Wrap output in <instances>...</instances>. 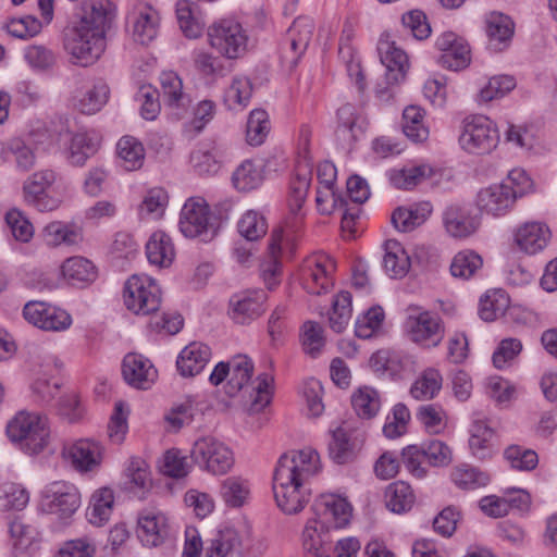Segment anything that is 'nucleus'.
Masks as SVG:
<instances>
[{
	"mask_svg": "<svg viewBox=\"0 0 557 557\" xmlns=\"http://www.w3.org/2000/svg\"><path fill=\"white\" fill-rule=\"evenodd\" d=\"M115 17L110 0H85L76 22L64 30L63 47L78 66L95 64L106 50V35Z\"/></svg>",
	"mask_w": 557,
	"mask_h": 557,
	"instance_id": "obj_1",
	"label": "nucleus"
},
{
	"mask_svg": "<svg viewBox=\"0 0 557 557\" xmlns=\"http://www.w3.org/2000/svg\"><path fill=\"white\" fill-rule=\"evenodd\" d=\"M320 470L319 454L311 448L280 457L273 474V493L283 512L294 515L305 508L311 497L310 479Z\"/></svg>",
	"mask_w": 557,
	"mask_h": 557,
	"instance_id": "obj_2",
	"label": "nucleus"
},
{
	"mask_svg": "<svg viewBox=\"0 0 557 557\" xmlns=\"http://www.w3.org/2000/svg\"><path fill=\"white\" fill-rule=\"evenodd\" d=\"M315 517L308 520L302 542L307 557H330L331 528L346 527L351 518V506L342 497L327 495L313 506Z\"/></svg>",
	"mask_w": 557,
	"mask_h": 557,
	"instance_id": "obj_3",
	"label": "nucleus"
},
{
	"mask_svg": "<svg viewBox=\"0 0 557 557\" xmlns=\"http://www.w3.org/2000/svg\"><path fill=\"white\" fill-rule=\"evenodd\" d=\"M7 435L28 454H38L48 445L50 430L46 416L18 412L7 425Z\"/></svg>",
	"mask_w": 557,
	"mask_h": 557,
	"instance_id": "obj_4",
	"label": "nucleus"
},
{
	"mask_svg": "<svg viewBox=\"0 0 557 557\" xmlns=\"http://www.w3.org/2000/svg\"><path fill=\"white\" fill-rule=\"evenodd\" d=\"M310 135V129L307 126H302L299 133V152L296 161V173L290 184L288 198L289 211L296 222L302 218L301 208L306 201L312 178L313 161L309 151Z\"/></svg>",
	"mask_w": 557,
	"mask_h": 557,
	"instance_id": "obj_5",
	"label": "nucleus"
},
{
	"mask_svg": "<svg viewBox=\"0 0 557 557\" xmlns=\"http://www.w3.org/2000/svg\"><path fill=\"white\" fill-rule=\"evenodd\" d=\"M207 35L211 48L226 59H238L247 51V32L233 18L214 22L208 27Z\"/></svg>",
	"mask_w": 557,
	"mask_h": 557,
	"instance_id": "obj_6",
	"label": "nucleus"
},
{
	"mask_svg": "<svg viewBox=\"0 0 557 557\" xmlns=\"http://www.w3.org/2000/svg\"><path fill=\"white\" fill-rule=\"evenodd\" d=\"M190 458L201 470L213 475L226 474L234 466V455L227 445L213 436L195 441Z\"/></svg>",
	"mask_w": 557,
	"mask_h": 557,
	"instance_id": "obj_7",
	"label": "nucleus"
},
{
	"mask_svg": "<svg viewBox=\"0 0 557 557\" xmlns=\"http://www.w3.org/2000/svg\"><path fill=\"white\" fill-rule=\"evenodd\" d=\"M459 143L463 150L473 154H486L499 143L496 124L485 115H470L462 122Z\"/></svg>",
	"mask_w": 557,
	"mask_h": 557,
	"instance_id": "obj_8",
	"label": "nucleus"
},
{
	"mask_svg": "<svg viewBox=\"0 0 557 557\" xmlns=\"http://www.w3.org/2000/svg\"><path fill=\"white\" fill-rule=\"evenodd\" d=\"M178 225L185 237L199 238L205 243L212 240L218 233L215 219L202 198H189L184 203Z\"/></svg>",
	"mask_w": 557,
	"mask_h": 557,
	"instance_id": "obj_9",
	"label": "nucleus"
},
{
	"mask_svg": "<svg viewBox=\"0 0 557 557\" xmlns=\"http://www.w3.org/2000/svg\"><path fill=\"white\" fill-rule=\"evenodd\" d=\"M406 329L410 339L424 347L434 348L445 336V326L437 313L418 306L408 308Z\"/></svg>",
	"mask_w": 557,
	"mask_h": 557,
	"instance_id": "obj_10",
	"label": "nucleus"
},
{
	"mask_svg": "<svg viewBox=\"0 0 557 557\" xmlns=\"http://www.w3.org/2000/svg\"><path fill=\"white\" fill-rule=\"evenodd\" d=\"M124 304L136 314L148 315L159 310L161 289L154 280L146 275L131 276L124 286Z\"/></svg>",
	"mask_w": 557,
	"mask_h": 557,
	"instance_id": "obj_11",
	"label": "nucleus"
},
{
	"mask_svg": "<svg viewBox=\"0 0 557 557\" xmlns=\"http://www.w3.org/2000/svg\"><path fill=\"white\" fill-rule=\"evenodd\" d=\"M54 171L45 169L33 173L23 184L24 201L38 211H52L59 207V200L50 197L47 190L55 182Z\"/></svg>",
	"mask_w": 557,
	"mask_h": 557,
	"instance_id": "obj_12",
	"label": "nucleus"
},
{
	"mask_svg": "<svg viewBox=\"0 0 557 557\" xmlns=\"http://www.w3.org/2000/svg\"><path fill=\"white\" fill-rule=\"evenodd\" d=\"M79 502L78 490L69 482H52L44 491L46 510L61 519L70 518L79 507Z\"/></svg>",
	"mask_w": 557,
	"mask_h": 557,
	"instance_id": "obj_13",
	"label": "nucleus"
},
{
	"mask_svg": "<svg viewBox=\"0 0 557 557\" xmlns=\"http://www.w3.org/2000/svg\"><path fill=\"white\" fill-rule=\"evenodd\" d=\"M334 135L342 148L351 149L368 125L362 111L351 103L341 106L335 113Z\"/></svg>",
	"mask_w": 557,
	"mask_h": 557,
	"instance_id": "obj_14",
	"label": "nucleus"
},
{
	"mask_svg": "<svg viewBox=\"0 0 557 557\" xmlns=\"http://www.w3.org/2000/svg\"><path fill=\"white\" fill-rule=\"evenodd\" d=\"M267 294L260 289L243 290L231 296L228 317L236 324H249L265 311Z\"/></svg>",
	"mask_w": 557,
	"mask_h": 557,
	"instance_id": "obj_15",
	"label": "nucleus"
},
{
	"mask_svg": "<svg viewBox=\"0 0 557 557\" xmlns=\"http://www.w3.org/2000/svg\"><path fill=\"white\" fill-rule=\"evenodd\" d=\"M517 199V191L509 184H493L482 188L476 196L478 208L494 216L505 214Z\"/></svg>",
	"mask_w": 557,
	"mask_h": 557,
	"instance_id": "obj_16",
	"label": "nucleus"
},
{
	"mask_svg": "<svg viewBox=\"0 0 557 557\" xmlns=\"http://www.w3.org/2000/svg\"><path fill=\"white\" fill-rule=\"evenodd\" d=\"M435 46L438 50L444 52L440 59L443 66L459 71L470 64V48L467 41L455 33H443L437 37Z\"/></svg>",
	"mask_w": 557,
	"mask_h": 557,
	"instance_id": "obj_17",
	"label": "nucleus"
},
{
	"mask_svg": "<svg viewBox=\"0 0 557 557\" xmlns=\"http://www.w3.org/2000/svg\"><path fill=\"white\" fill-rule=\"evenodd\" d=\"M168 517L160 510L145 509L138 517V537L148 547L161 545L170 536Z\"/></svg>",
	"mask_w": 557,
	"mask_h": 557,
	"instance_id": "obj_18",
	"label": "nucleus"
},
{
	"mask_svg": "<svg viewBox=\"0 0 557 557\" xmlns=\"http://www.w3.org/2000/svg\"><path fill=\"white\" fill-rule=\"evenodd\" d=\"M363 445V437L356 431L338 426L332 431V440L329 443L330 458L337 465L352 462Z\"/></svg>",
	"mask_w": 557,
	"mask_h": 557,
	"instance_id": "obj_19",
	"label": "nucleus"
},
{
	"mask_svg": "<svg viewBox=\"0 0 557 557\" xmlns=\"http://www.w3.org/2000/svg\"><path fill=\"white\" fill-rule=\"evenodd\" d=\"M62 456L71 461L72 466L81 471H92L102 459V446L92 440L82 438L64 446Z\"/></svg>",
	"mask_w": 557,
	"mask_h": 557,
	"instance_id": "obj_20",
	"label": "nucleus"
},
{
	"mask_svg": "<svg viewBox=\"0 0 557 557\" xmlns=\"http://www.w3.org/2000/svg\"><path fill=\"white\" fill-rule=\"evenodd\" d=\"M132 35L140 45H148L159 33V13L148 4H139L128 15Z\"/></svg>",
	"mask_w": 557,
	"mask_h": 557,
	"instance_id": "obj_21",
	"label": "nucleus"
},
{
	"mask_svg": "<svg viewBox=\"0 0 557 557\" xmlns=\"http://www.w3.org/2000/svg\"><path fill=\"white\" fill-rule=\"evenodd\" d=\"M122 374L128 385L139 389H148L157 379V370L150 360L137 354L124 357Z\"/></svg>",
	"mask_w": 557,
	"mask_h": 557,
	"instance_id": "obj_22",
	"label": "nucleus"
},
{
	"mask_svg": "<svg viewBox=\"0 0 557 557\" xmlns=\"http://www.w3.org/2000/svg\"><path fill=\"white\" fill-rule=\"evenodd\" d=\"M550 238L549 227L542 222H525L515 233V243L520 250L529 255L543 251L548 246Z\"/></svg>",
	"mask_w": 557,
	"mask_h": 557,
	"instance_id": "obj_23",
	"label": "nucleus"
},
{
	"mask_svg": "<svg viewBox=\"0 0 557 557\" xmlns=\"http://www.w3.org/2000/svg\"><path fill=\"white\" fill-rule=\"evenodd\" d=\"M159 96L162 97L165 106L176 110L177 119H181L189 107L190 100L183 90L182 78L173 71L161 73Z\"/></svg>",
	"mask_w": 557,
	"mask_h": 557,
	"instance_id": "obj_24",
	"label": "nucleus"
},
{
	"mask_svg": "<svg viewBox=\"0 0 557 557\" xmlns=\"http://www.w3.org/2000/svg\"><path fill=\"white\" fill-rule=\"evenodd\" d=\"M443 222L446 232L455 238H465L478 230L480 220L476 215L461 206L451 205L443 213Z\"/></svg>",
	"mask_w": 557,
	"mask_h": 557,
	"instance_id": "obj_25",
	"label": "nucleus"
},
{
	"mask_svg": "<svg viewBox=\"0 0 557 557\" xmlns=\"http://www.w3.org/2000/svg\"><path fill=\"white\" fill-rule=\"evenodd\" d=\"M377 50L381 62L386 67V81L389 84H398L404 79L408 69V57L406 52L396 47L394 41L381 40Z\"/></svg>",
	"mask_w": 557,
	"mask_h": 557,
	"instance_id": "obj_26",
	"label": "nucleus"
},
{
	"mask_svg": "<svg viewBox=\"0 0 557 557\" xmlns=\"http://www.w3.org/2000/svg\"><path fill=\"white\" fill-rule=\"evenodd\" d=\"M211 357V349L208 345L193 342L187 345L178 355L176 367L182 376H196L207 366Z\"/></svg>",
	"mask_w": 557,
	"mask_h": 557,
	"instance_id": "obj_27",
	"label": "nucleus"
},
{
	"mask_svg": "<svg viewBox=\"0 0 557 557\" xmlns=\"http://www.w3.org/2000/svg\"><path fill=\"white\" fill-rule=\"evenodd\" d=\"M146 255L151 264L160 268L171 265L175 256L171 237L162 231L154 232L146 244Z\"/></svg>",
	"mask_w": 557,
	"mask_h": 557,
	"instance_id": "obj_28",
	"label": "nucleus"
},
{
	"mask_svg": "<svg viewBox=\"0 0 557 557\" xmlns=\"http://www.w3.org/2000/svg\"><path fill=\"white\" fill-rule=\"evenodd\" d=\"M432 212L428 201L416 203L409 208H398L392 215L394 226L401 232H411L423 224Z\"/></svg>",
	"mask_w": 557,
	"mask_h": 557,
	"instance_id": "obj_29",
	"label": "nucleus"
},
{
	"mask_svg": "<svg viewBox=\"0 0 557 557\" xmlns=\"http://www.w3.org/2000/svg\"><path fill=\"white\" fill-rule=\"evenodd\" d=\"M384 499L386 507L391 511L395 513H403L412 508L416 497L408 483L404 481H396L386 487Z\"/></svg>",
	"mask_w": 557,
	"mask_h": 557,
	"instance_id": "obj_30",
	"label": "nucleus"
},
{
	"mask_svg": "<svg viewBox=\"0 0 557 557\" xmlns=\"http://www.w3.org/2000/svg\"><path fill=\"white\" fill-rule=\"evenodd\" d=\"M383 265L391 277H403L410 269V258L404 247L396 240L385 243Z\"/></svg>",
	"mask_w": 557,
	"mask_h": 557,
	"instance_id": "obj_31",
	"label": "nucleus"
},
{
	"mask_svg": "<svg viewBox=\"0 0 557 557\" xmlns=\"http://www.w3.org/2000/svg\"><path fill=\"white\" fill-rule=\"evenodd\" d=\"M253 372L252 361L247 356H236L231 360L230 379L226 394L231 397L240 392L251 380Z\"/></svg>",
	"mask_w": 557,
	"mask_h": 557,
	"instance_id": "obj_32",
	"label": "nucleus"
},
{
	"mask_svg": "<svg viewBox=\"0 0 557 557\" xmlns=\"http://www.w3.org/2000/svg\"><path fill=\"white\" fill-rule=\"evenodd\" d=\"M425 111L418 106H408L403 112L404 134L414 143H422L429 137V128L424 124Z\"/></svg>",
	"mask_w": 557,
	"mask_h": 557,
	"instance_id": "obj_33",
	"label": "nucleus"
},
{
	"mask_svg": "<svg viewBox=\"0 0 557 557\" xmlns=\"http://www.w3.org/2000/svg\"><path fill=\"white\" fill-rule=\"evenodd\" d=\"M44 240L48 246H77L83 240L82 233L62 222H51L42 231Z\"/></svg>",
	"mask_w": 557,
	"mask_h": 557,
	"instance_id": "obj_34",
	"label": "nucleus"
},
{
	"mask_svg": "<svg viewBox=\"0 0 557 557\" xmlns=\"http://www.w3.org/2000/svg\"><path fill=\"white\" fill-rule=\"evenodd\" d=\"M113 503L114 496L110 488L96 491L86 513L89 522L95 525H102L107 522L111 516Z\"/></svg>",
	"mask_w": 557,
	"mask_h": 557,
	"instance_id": "obj_35",
	"label": "nucleus"
},
{
	"mask_svg": "<svg viewBox=\"0 0 557 557\" xmlns=\"http://www.w3.org/2000/svg\"><path fill=\"white\" fill-rule=\"evenodd\" d=\"M110 89L103 81H97L86 89L76 101L77 109L84 114H95L109 99Z\"/></svg>",
	"mask_w": 557,
	"mask_h": 557,
	"instance_id": "obj_36",
	"label": "nucleus"
},
{
	"mask_svg": "<svg viewBox=\"0 0 557 557\" xmlns=\"http://www.w3.org/2000/svg\"><path fill=\"white\" fill-rule=\"evenodd\" d=\"M431 175L432 169L424 164L392 170L388 173L391 184L399 189H411Z\"/></svg>",
	"mask_w": 557,
	"mask_h": 557,
	"instance_id": "obj_37",
	"label": "nucleus"
},
{
	"mask_svg": "<svg viewBox=\"0 0 557 557\" xmlns=\"http://www.w3.org/2000/svg\"><path fill=\"white\" fill-rule=\"evenodd\" d=\"M240 545L238 533L233 528L220 530L205 548L207 557H226Z\"/></svg>",
	"mask_w": 557,
	"mask_h": 557,
	"instance_id": "obj_38",
	"label": "nucleus"
},
{
	"mask_svg": "<svg viewBox=\"0 0 557 557\" xmlns=\"http://www.w3.org/2000/svg\"><path fill=\"white\" fill-rule=\"evenodd\" d=\"M117 154L123 161V166L127 171H135L141 168L145 159V149L143 144L132 136L122 137L116 146Z\"/></svg>",
	"mask_w": 557,
	"mask_h": 557,
	"instance_id": "obj_39",
	"label": "nucleus"
},
{
	"mask_svg": "<svg viewBox=\"0 0 557 557\" xmlns=\"http://www.w3.org/2000/svg\"><path fill=\"white\" fill-rule=\"evenodd\" d=\"M98 150V143L87 133H77L71 138L67 160L71 164L82 166Z\"/></svg>",
	"mask_w": 557,
	"mask_h": 557,
	"instance_id": "obj_40",
	"label": "nucleus"
},
{
	"mask_svg": "<svg viewBox=\"0 0 557 557\" xmlns=\"http://www.w3.org/2000/svg\"><path fill=\"white\" fill-rule=\"evenodd\" d=\"M314 30L313 20L309 16L297 17L287 30L290 49L301 54L306 51Z\"/></svg>",
	"mask_w": 557,
	"mask_h": 557,
	"instance_id": "obj_41",
	"label": "nucleus"
},
{
	"mask_svg": "<svg viewBox=\"0 0 557 557\" xmlns=\"http://www.w3.org/2000/svg\"><path fill=\"white\" fill-rule=\"evenodd\" d=\"M442 383V375L436 369H426L412 384L410 394L418 400L432 399L440 392Z\"/></svg>",
	"mask_w": 557,
	"mask_h": 557,
	"instance_id": "obj_42",
	"label": "nucleus"
},
{
	"mask_svg": "<svg viewBox=\"0 0 557 557\" xmlns=\"http://www.w3.org/2000/svg\"><path fill=\"white\" fill-rule=\"evenodd\" d=\"M62 273L72 283L92 282L97 271L91 261L84 257H72L64 261Z\"/></svg>",
	"mask_w": 557,
	"mask_h": 557,
	"instance_id": "obj_43",
	"label": "nucleus"
},
{
	"mask_svg": "<svg viewBox=\"0 0 557 557\" xmlns=\"http://www.w3.org/2000/svg\"><path fill=\"white\" fill-rule=\"evenodd\" d=\"M451 481L462 490H475L486 486L490 482L487 473L469 465L457 466L450 474Z\"/></svg>",
	"mask_w": 557,
	"mask_h": 557,
	"instance_id": "obj_44",
	"label": "nucleus"
},
{
	"mask_svg": "<svg viewBox=\"0 0 557 557\" xmlns=\"http://www.w3.org/2000/svg\"><path fill=\"white\" fill-rule=\"evenodd\" d=\"M351 404L356 413L363 419L373 418L381 407L377 391L369 386L360 387L352 395Z\"/></svg>",
	"mask_w": 557,
	"mask_h": 557,
	"instance_id": "obj_45",
	"label": "nucleus"
},
{
	"mask_svg": "<svg viewBox=\"0 0 557 557\" xmlns=\"http://www.w3.org/2000/svg\"><path fill=\"white\" fill-rule=\"evenodd\" d=\"M334 269L331 260L325 262L315 261L313 267L309 268V276L305 282V288L312 295L325 293L331 285L330 273Z\"/></svg>",
	"mask_w": 557,
	"mask_h": 557,
	"instance_id": "obj_46",
	"label": "nucleus"
},
{
	"mask_svg": "<svg viewBox=\"0 0 557 557\" xmlns=\"http://www.w3.org/2000/svg\"><path fill=\"white\" fill-rule=\"evenodd\" d=\"M193 2L189 0H178L176 2V18L183 34L190 39L201 36L205 25L193 13Z\"/></svg>",
	"mask_w": 557,
	"mask_h": 557,
	"instance_id": "obj_47",
	"label": "nucleus"
},
{
	"mask_svg": "<svg viewBox=\"0 0 557 557\" xmlns=\"http://www.w3.org/2000/svg\"><path fill=\"white\" fill-rule=\"evenodd\" d=\"M350 318L351 294L347 290H342L333 301L332 311L329 317L330 327L336 333H342L348 325Z\"/></svg>",
	"mask_w": 557,
	"mask_h": 557,
	"instance_id": "obj_48",
	"label": "nucleus"
},
{
	"mask_svg": "<svg viewBox=\"0 0 557 557\" xmlns=\"http://www.w3.org/2000/svg\"><path fill=\"white\" fill-rule=\"evenodd\" d=\"M509 305V299L503 290L487 292L480 299L479 315L482 320L491 322L503 315Z\"/></svg>",
	"mask_w": 557,
	"mask_h": 557,
	"instance_id": "obj_49",
	"label": "nucleus"
},
{
	"mask_svg": "<svg viewBox=\"0 0 557 557\" xmlns=\"http://www.w3.org/2000/svg\"><path fill=\"white\" fill-rule=\"evenodd\" d=\"M261 170L251 161H244L233 173L232 182L239 191H250L262 184Z\"/></svg>",
	"mask_w": 557,
	"mask_h": 557,
	"instance_id": "obj_50",
	"label": "nucleus"
},
{
	"mask_svg": "<svg viewBox=\"0 0 557 557\" xmlns=\"http://www.w3.org/2000/svg\"><path fill=\"white\" fill-rule=\"evenodd\" d=\"M220 494L224 503L230 507H240L249 495L247 481L238 476L225 479L220 488Z\"/></svg>",
	"mask_w": 557,
	"mask_h": 557,
	"instance_id": "obj_51",
	"label": "nucleus"
},
{
	"mask_svg": "<svg viewBox=\"0 0 557 557\" xmlns=\"http://www.w3.org/2000/svg\"><path fill=\"white\" fill-rule=\"evenodd\" d=\"M513 22L499 12H492L486 17V34L492 42L503 44L511 39L513 35Z\"/></svg>",
	"mask_w": 557,
	"mask_h": 557,
	"instance_id": "obj_52",
	"label": "nucleus"
},
{
	"mask_svg": "<svg viewBox=\"0 0 557 557\" xmlns=\"http://www.w3.org/2000/svg\"><path fill=\"white\" fill-rule=\"evenodd\" d=\"M270 131L269 115L264 110L256 109L249 114L246 126V139L250 146H260Z\"/></svg>",
	"mask_w": 557,
	"mask_h": 557,
	"instance_id": "obj_53",
	"label": "nucleus"
},
{
	"mask_svg": "<svg viewBox=\"0 0 557 557\" xmlns=\"http://www.w3.org/2000/svg\"><path fill=\"white\" fill-rule=\"evenodd\" d=\"M237 226L239 234L249 242L260 239L268 231L265 218L255 210H249L243 214Z\"/></svg>",
	"mask_w": 557,
	"mask_h": 557,
	"instance_id": "obj_54",
	"label": "nucleus"
},
{
	"mask_svg": "<svg viewBox=\"0 0 557 557\" xmlns=\"http://www.w3.org/2000/svg\"><path fill=\"white\" fill-rule=\"evenodd\" d=\"M168 194L162 188L150 189L144 197L139 206V215L141 219H160L168 205Z\"/></svg>",
	"mask_w": 557,
	"mask_h": 557,
	"instance_id": "obj_55",
	"label": "nucleus"
},
{
	"mask_svg": "<svg viewBox=\"0 0 557 557\" xmlns=\"http://www.w3.org/2000/svg\"><path fill=\"white\" fill-rule=\"evenodd\" d=\"M483 264L482 258L472 250H463L458 252L450 263V273L455 277L469 278Z\"/></svg>",
	"mask_w": 557,
	"mask_h": 557,
	"instance_id": "obj_56",
	"label": "nucleus"
},
{
	"mask_svg": "<svg viewBox=\"0 0 557 557\" xmlns=\"http://www.w3.org/2000/svg\"><path fill=\"white\" fill-rule=\"evenodd\" d=\"M516 87V81L510 75H496L491 77L480 89L479 101L490 102L503 98Z\"/></svg>",
	"mask_w": 557,
	"mask_h": 557,
	"instance_id": "obj_57",
	"label": "nucleus"
},
{
	"mask_svg": "<svg viewBox=\"0 0 557 557\" xmlns=\"http://www.w3.org/2000/svg\"><path fill=\"white\" fill-rule=\"evenodd\" d=\"M504 457L512 469L519 471H531L539 463L537 454L533 449L519 445L508 446L504 451Z\"/></svg>",
	"mask_w": 557,
	"mask_h": 557,
	"instance_id": "obj_58",
	"label": "nucleus"
},
{
	"mask_svg": "<svg viewBox=\"0 0 557 557\" xmlns=\"http://www.w3.org/2000/svg\"><path fill=\"white\" fill-rule=\"evenodd\" d=\"M12 546L17 552H25L35 542L38 533L36 529L23 521L22 518H14L9 525Z\"/></svg>",
	"mask_w": 557,
	"mask_h": 557,
	"instance_id": "obj_59",
	"label": "nucleus"
},
{
	"mask_svg": "<svg viewBox=\"0 0 557 557\" xmlns=\"http://www.w3.org/2000/svg\"><path fill=\"white\" fill-rule=\"evenodd\" d=\"M469 446L472 454L479 458H485L488 455V445L493 437V430L484 421L473 422L470 430Z\"/></svg>",
	"mask_w": 557,
	"mask_h": 557,
	"instance_id": "obj_60",
	"label": "nucleus"
},
{
	"mask_svg": "<svg viewBox=\"0 0 557 557\" xmlns=\"http://www.w3.org/2000/svg\"><path fill=\"white\" fill-rule=\"evenodd\" d=\"M301 344L305 352L315 358L325 344L322 326L313 321L305 322L301 329Z\"/></svg>",
	"mask_w": 557,
	"mask_h": 557,
	"instance_id": "obj_61",
	"label": "nucleus"
},
{
	"mask_svg": "<svg viewBox=\"0 0 557 557\" xmlns=\"http://www.w3.org/2000/svg\"><path fill=\"white\" fill-rule=\"evenodd\" d=\"M24 58L27 64L36 71H49L57 63L55 53L40 45L27 47L24 51Z\"/></svg>",
	"mask_w": 557,
	"mask_h": 557,
	"instance_id": "obj_62",
	"label": "nucleus"
},
{
	"mask_svg": "<svg viewBox=\"0 0 557 557\" xmlns=\"http://www.w3.org/2000/svg\"><path fill=\"white\" fill-rule=\"evenodd\" d=\"M252 95V86L249 78L235 76L225 92V101L230 108L246 107Z\"/></svg>",
	"mask_w": 557,
	"mask_h": 557,
	"instance_id": "obj_63",
	"label": "nucleus"
},
{
	"mask_svg": "<svg viewBox=\"0 0 557 557\" xmlns=\"http://www.w3.org/2000/svg\"><path fill=\"white\" fill-rule=\"evenodd\" d=\"M384 320V311L381 307H372L364 314L359 317L355 324V333L359 338H370L380 327Z\"/></svg>",
	"mask_w": 557,
	"mask_h": 557,
	"instance_id": "obj_64",
	"label": "nucleus"
}]
</instances>
